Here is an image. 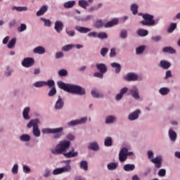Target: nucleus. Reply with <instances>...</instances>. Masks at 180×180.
<instances>
[{"label":"nucleus","mask_w":180,"mask_h":180,"mask_svg":"<svg viewBox=\"0 0 180 180\" xmlns=\"http://www.w3.org/2000/svg\"><path fill=\"white\" fill-rule=\"evenodd\" d=\"M64 25L62 21L60 20H57L55 22V27L54 29L57 32V33H60L62 30H63Z\"/></svg>","instance_id":"obj_9"},{"label":"nucleus","mask_w":180,"mask_h":180,"mask_svg":"<svg viewBox=\"0 0 180 180\" xmlns=\"http://www.w3.org/2000/svg\"><path fill=\"white\" fill-rule=\"evenodd\" d=\"M63 57V53L62 51H58L56 53V59H59Z\"/></svg>","instance_id":"obj_60"},{"label":"nucleus","mask_w":180,"mask_h":180,"mask_svg":"<svg viewBox=\"0 0 180 180\" xmlns=\"http://www.w3.org/2000/svg\"><path fill=\"white\" fill-rule=\"evenodd\" d=\"M39 123V121L37 118L36 120H31L29 124H27V127L31 128L32 127H33L34 129V124L38 125Z\"/></svg>","instance_id":"obj_32"},{"label":"nucleus","mask_w":180,"mask_h":180,"mask_svg":"<svg viewBox=\"0 0 180 180\" xmlns=\"http://www.w3.org/2000/svg\"><path fill=\"white\" fill-rule=\"evenodd\" d=\"M127 81H136L138 79V75L134 73H129L124 77Z\"/></svg>","instance_id":"obj_14"},{"label":"nucleus","mask_w":180,"mask_h":180,"mask_svg":"<svg viewBox=\"0 0 180 180\" xmlns=\"http://www.w3.org/2000/svg\"><path fill=\"white\" fill-rule=\"evenodd\" d=\"M103 72H94V75L95 77H98V78H101V79H103Z\"/></svg>","instance_id":"obj_54"},{"label":"nucleus","mask_w":180,"mask_h":180,"mask_svg":"<svg viewBox=\"0 0 180 180\" xmlns=\"http://www.w3.org/2000/svg\"><path fill=\"white\" fill-rule=\"evenodd\" d=\"M20 140L21 141H29L30 140V135L24 134L20 136Z\"/></svg>","instance_id":"obj_47"},{"label":"nucleus","mask_w":180,"mask_h":180,"mask_svg":"<svg viewBox=\"0 0 180 180\" xmlns=\"http://www.w3.org/2000/svg\"><path fill=\"white\" fill-rule=\"evenodd\" d=\"M130 94L132 96L133 98L135 99H139L140 96L139 94V90L136 87H133L129 90Z\"/></svg>","instance_id":"obj_13"},{"label":"nucleus","mask_w":180,"mask_h":180,"mask_svg":"<svg viewBox=\"0 0 180 180\" xmlns=\"http://www.w3.org/2000/svg\"><path fill=\"white\" fill-rule=\"evenodd\" d=\"M75 5V1H69L64 4V7L65 8H71L74 7Z\"/></svg>","instance_id":"obj_29"},{"label":"nucleus","mask_w":180,"mask_h":180,"mask_svg":"<svg viewBox=\"0 0 180 180\" xmlns=\"http://www.w3.org/2000/svg\"><path fill=\"white\" fill-rule=\"evenodd\" d=\"M76 30L82 34H86L91 31V29L89 27H85L82 26H76Z\"/></svg>","instance_id":"obj_12"},{"label":"nucleus","mask_w":180,"mask_h":180,"mask_svg":"<svg viewBox=\"0 0 180 180\" xmlns=\"http://www.w3.org/2000/svg\"><path fill=\"white\" fill-rule=\"evenodd\" d=\"M137 33L141 37H146L148 34V31L147 30H144V29H139L137 31Z\"/></svg>","instance_id":"obj_33"},{"label":"nucleus","mask_w":180,"mask_h":180,"mask_svg":"<svg viewBox=\"0 0 180 180\" xmlns=\"http://www.w3.org/2000/svg\"><path fill=\"white\" fill-rule=\"evenodd\" d=\"M108 52V48L105 47L101 49V53L103 57H105Z\"/></svg>","instance_id":"obj_56"},{"label":"nucleus","mask_w":180,"mask_h":180,"mask_svg":"<svg viewBox=\"0 0 180 180\" xmlns=\"http://www.w3.org/2000/svg\"><path fill=\"white\" fill-rule=\"evenodd\" d=\"M70 141H61L60 143L56 146V149H52V153L54 155H60L65 152L66 150L70 148Z\"/></svg>","instance_id":"obj_2"},{"label":"nucleus","mask_w":180,"mask_h":180,"mask_svg":"<svg viewBox=\"0 0 180 180\" xmlns=\"http://www.w3.org/2000/svg\"><path fill=\"white\" fill-rule=\"evenodd\" d=\"M64 156L67 158H75L78 155L77 152H75L74 148H72V150H70L69 153H63Z\"/></svg>","instance_id":"obj_16"},{"label":"nucleus","mask_w":180,"mask_h":180,"mask_svg":"<svg viewBox=\"0 0 180 180\" xmlns=\"http://www.w3.org/2000/svg\"><path fill=\"white\" fill-rule=\"evenodd\" d=\"M33 134L36 137H39V136H40V131L39 129L38 124L36 125V124H34V128H33Z\"/></svg>","instance_id":"obj_27"},{"label":"nucleus","mask_w":180,"mask_h":180,"mask_svg":"<svg viewBox=\"0 0 180 180\" xmlns=\"http://www.w3.org/2000/svg\"><path fill=\"white\" fill-rule=\"evenodd\" d=\"M58 75L60 77H65L68 75V71L65 69H61L59 70Z\"/></svg>","instance_id":"obj_50"},{"label":"nucleus","mask_w":180,"mask_h":180,"mask_svg":"<svg viewBox=\"0 0 180 180\" xmlns=\"http://www.w3.org/2000/svg\"><path fill=\"white\" fill-rule=\"evenodd\" d=\"M138 8L139 6L136 4H133L131 6V11L133 12L134 15H136L138 13Z\"/></svg>","instance_id":"obj_41"},{"label":"nucleus","mask_w":180,"mask_h":180,"mask_svg":"<svg viewBox=\"0 0 180 180\" xmlns=\"http://www.w3.org/2000/svg\"><path fill=\"white\" fill-rule=\"evenodd\" d=\"M56 93H57V91H56V89H55V87H52L48 95H49V96L52 97V96H55Z\"/></svg>","instance_id":"obj_51"},{"label":"nucleus","mask_w":180,"mask_h":180,"mask_svg":"<svg viewBox=\"0 0 180 180\" xmlns=\"http://www.w3.org/2000/svg\"><path fill=\"white\" fill-rule=\"evenodd\" d=\"M140 15L144 19L140 21V24L143 26H154L155 25V20L153 15L149 13H140Z\"/></svg>","instance_id":"obj_3"},{"label":"nucleus","mask_w":180,"mask_h":180,"mask_svg":"<svg viewBox=\"0 0 180 180\" xmlns=\"http://www.w3.org/2000/svg\"><path fill=\"white\" fill-rule=\"evenodd\" d=\"M63 128L60 127V128H44L42 129L43 134H55L53 138L54 139H59L62 134Z\"/></svg>","instance_id":"obj_4"},{"label":"nucleus","mask_w":180,"mask_h":180,"mask_svg":"<svg viewBox=\"0 0 180 180\" xmlns=\"http://www.w3.org/2000/svg\"><path fill=\"white\" fill-rule=\"evenodd\" d=\"M127 148H122L119 155V160L120 162H125L127 160Z\"/></svg>","instance_id":"obj_6"},{"label":"nucleus","mask_w":180,"mask_h":180,"mask_svg":"<svg viewBox=\"0 0 180 180\" xmlns=\"http://www.w3.org/2000/svg\"><path fill=\"white\" fill-rule=\"evenodd\" d=\"M66 32L69 37H74L75 34V32L73 30H69V31L67 30Z\"/></svg>","instance_id":"obj_62"},{"label":"nucleus","mask_w":180,"mask_h":180,"mask_svg":"<svg viewBox=\"0 0 180 180\" xmlns=\"http://www.w3.org/2000/svg\"><path fill=\"white\" fill-rule=\"evenodd\" d=\"M158 175L161 177H163L166 175V170L164 169H162L160 170Z\"/></svg>","instance_id":"obj_59"},{"label":"nucleus","mask_w":180,"mask_h":180,"mask_svg":"<svg viewBox=\"0 0 180 180\" xmlns=\"http://www.w3.org/2000/svg\"><path fill=\"white\" fill-rule=\"evenodd\" d=\"M164 53H168L170 54H174L176 53V50L172 48V46H165L163 49H162Z\"/></svg>","instance_id":"obj_22"},{"label":"nucleus","mask_w":180,"mask_h":180,"mask_svg":"<svg viewBox=\"0 0 180 180\" xmlns=\"http://www.w3.org/2000/svg\"><path fill=\"white\" fill-rule=\"evenodd\" d=\"M71 169V167L70 165H67L64 167H62L60 169H56L53 172V175H58L60 174L63 172H69Z\"/></svg>","instance_id":"obj_8"},{"label":"nucleus","mask_w":180,"mask_h":180,"mask_svg":"<svg viewBox=\"0 0 180 180\" xmlns=\"http://www.w3.org/2000/svg\"><path fill=\"white\" fill-rule=\"evenodd\" d=\"M33 51L34 53H38L40 55L44 54L46 52L45 49L41 46H39L34 48Z\"/></svg>","instance_id":"obj_20"},{"label":"nucleus","mask_w":180,"mask_h":180,"mask_svg":"<svg viewBox=\"0 0 180 180\" xmlns=\"http://www.w3.org/2000/svg\"><path fill=\"white\" fill-rule=\"evenodd\" d=\"M89 148L93 150H98L99 149V146L96 142H92L90 143Z\"/></svg>","instance_id":"obj_37"},{"label":"nucleus","mask_w":180,"mask_h":180,"mask_svg":"<svg viewBox=\"0 0 180 180\" xmlns=\"http://www.w3.org/2000/svg\"><path fill=\"white\" fill-rule=\"evenodd\" d=\"M48 11V6L46 5H43L40 9L37 12V16L43 15Z\"/></svg>","instance_id":"obj_18"},{"label":"nucleus","mask_w":180,"mask_h":180,"mask_svg":"<svg viewBox=\"0 0 180 180\" xmlns=\"http://www.w3.org/2000/svg\"><path fill=\"white\" fill-rule=\"evenodd\" d=\"M140 114H141L140 110H136V111H134V112H131V114H129V120L131 121H134L139 118Z\"/></svg>","instance_id":"obj_10"},{"label":"nucleus","mask_w":180,"mask_h":180,"mask_svg":"<svg viewBox=\"0 0 180 180\" xmlns=\"http://www.w3.org/2000/svg\"><path fill=\"white\" fill-rule=\"evenodd\" d=\"M97 37L101 39H108V34H106V32H99L98 34H97Z\"/></svg>","instance_id":"obj_43"},{"label":"nucleus","mask_w":180,"mask_h":180,"mask_svg":"<svg viewBox=\"0 0 180 180\" xmlns=\"http://www.w3.org/2000/svg\"><path fill=\"white\" fill-rule=\"evenodd\" d=\"M79 6L84 9H86L87 6H89V3L86 0H79Z\"/></svg>","instance_id":"obj_31"},{"label":"nucleus","mask_w":180,"mask_h":180,"mask_svg":"<svg viewBox=\"0 0 180 180\" xmlns=\"http://www.w3.org/2000/svg\"><path fill=\"white\" fill-rule=\"evenodd\" d=\"M87 121V118L84 117L81 118V120H74L73 121H70V122H68V125L73 127V126H77L79 124H82L85 123Z\"/></svg>","instance_id":"obj_7"},{"label":"nucleus","mask_w":180,"mask_h":180,"mask_svg":"<svg viewBox=\"0 0 180 180\" xmlns=\"http://www.w3.org/2000/svg\"><path fill=\"white\" fill-rule=\"evenodd\" d=\"M111 67L113 68H116L115 69V72L116 73H119L121 71V65L118 63H115V62L112 63H111Z\"/></svg>","instance_id":"obj_24"},{"label":"nucleus","mask_w":180,"mask_h":180,"mask_svg":"<svg viewBox=\"0 0 180 180\" xmlns=\"http://www.w3.org/2000/svg\"><path fill=\"white\" fill-rule=\"evenodd\" d=\"M118 24V20L117 19H113L111 21H108L105 25V28L112 27Z\"/></svg>","instance_id":"obj_21"},{"label":"nucleus","mask_w":180,"mask_h":180,"mask_svg":"<svg viewBox=\"0 0 180 180\" xmlns=\"http://www.w3.org/2000/svg\"><path fill=\"white\" fill-rule=\"evenodd\" d=\"M169 91L170 90L167 89V87H162V89H160V93L162 96L167 95Z\"/></svg>","instance_id":"obj_39"},{"label":"nucleus","mask_w":180,"mask_h":180,"mask_svg":"<svg viewBox=\"0 0 180 180\" xmlns=\"http://www.w3.org/2000/svg\"><path fill=\"white\" fill-rule=\"evenodd\" d=\"M91 94L94 98H103V93H98L97 91H96L95 90H92L91 91Z\"/></svg>","instance_id":"obj_34"},{"label":"nucleus","mask_w":180,"mask_h":180,"mask_svg":"<svg viewBox=\"0 0 180 180\" xmlns=\"http://www.w3.org/2000/svg\"><path fill=\"white\" fill-rule=\"evenodd\" d=\"M45 82H36V83H34V86L36 88H41L45 86Z\"/></svg>","instance_id":"obj_48"},{"label":"nucleus","mask_w":180,"mask_h":180,"mask_svg":"<svg viewBox=\"0 0 180 180\" xmlns=\"http://www.w3.org/2000/svg\"><path fill=\"white\" fill-rule=\"evenodd\" d=\"M116 56V51L115 48H112L110 50V58H113Z\"/></svg>","instance_id":"obj_61"},{"label":"nucleus","mask_w":180,"mask_h":180,"mask_svg":"<svg viewBox=\"0 0 180 180\" xmlns=\"http://www.w3.org/2000/svg\"><path fill=\"white\" fill-rule=\"evenodd\" d=\"M127 91H128L127 87H123L122 89V90L120 91V94H121L123 96L124 94H126L127 92Z\"/></svg>","instance_id":"obj_64"},{"label":"nucleus","mask_w":180,"mask_h":180,"mask_svg":"<svg viewBox=\"0 0 180 180\" xmlns=\"http://www.w3.org/2000/svg\"><path fill=\"white\" fill-rule=\"evenodd\" d=\"M26 29H27V25H26L25 24H24V23H22V24L20 25V27H18V31H19L20 32H24L25 30H26Z\"/></svg>","instance_id":"obj_53"},{"label":"nucleus","mask_w":180,"mask_h":180,"mask_svg":"<svg viewBox=\"0 0 180 180\" xmlns=\"http://www.w3.org/2000/svg\"><path fill=\"white\" fill-rule=\"evenodd\" d=\"M15 44H16V39L15 38H13L8 42V48L10 49H13L15 45Z\"/></svg>","instance_id":"obj_38"},{"label":"nucleus","mask_w":180,"mask_h":180,"mask_svg":"<svg viewBox=\"0 0 180 180\" xmlns=\"http://www.w3.org/2000/svg\"><path fill=\"white\" fill-rule=\"evenodd\" d=\"M45 86H49L50 88H54L55 82L53 79H49L48 82H45Z\"/></svg>","instance_id":"obj_44"},{"label":"nucleus","mask_w":180,"mask_h":180,"mask_svg":"<svg viewBox=\"0 0 180 180\" xmlns=\"http://www.w3.org/2000/svg\"><path fill=\"white\" fill-rule=\"evenodd\" d=\"M30 110V107H26V108H24L23 110V117L26 120H30V117L28 115Z\"/></svg>","instance_id":"obj_28"},{"label":"nucleus","mask_w":180,"mask_h":180,"mask_svg":"<svg viewBox=\"0 0 180 180\" xmlns=\"http://www.w3.org/2000/svg\"><path fill=\"white\" fill-rule=\"evenodd\" d=\"M12 11H17L18 12L21 11H27V6H13Z\"/></svg>","instance_id":"obj_25"},{"label":"nucleus","mask_w":180,"mask_h":180,"mask_svg":"<svg viewBox=\"0 0 180 180\" xmlns=\"http://www.w3.org/2000/svg\"><path fill=\"white\" fill-rule=\"evenodd\" d=\"M160 66L165 70H167L170 68L171 63L169 61L162 60L160 63Z\"/></svg>","instance_id":"obj_19"},{"label":"nucleus","mask_w":180,"mask_h":180,"mask_svg":"<svg viewBox=\"0 0 180 180\" xmlns=\"http://www.w3.org/2000/svg\"><path fill=\"white\" fill-rule=\"evenodd\" d=\"M74 44H68L63 46L62 51L68 52L74 48Z\"/></svg>","instance_id":"obj_36"},{"label":"nucleus","mask_w":180,"mask_h":180,"mask_svg":"<svg viewBox=\"0 0 180 180\" xmlns=\"http://www.w3.org/2000/svg\"><path fill=\"white\" fill-rule=\"evenodd\" d=\"M162 158L160 156H158L155 158H153L151 160V162L155 164L156 168L160 169L162 167Z\"/></svg>","instance_id":"obj_11"},{"label":"nucleus","mask_w":180,"mask_h":180,"mask_svg":"<svg viewBox=\"0 0 180 180\" xmlns=\"http://www.w3.org/2000/svg\"><path fill=\"white\" fill-rule=\"evenodd\" d=\"M18 165L16 164L13 166L12 169V173L14 174H16L18 173Z\"/></svg>","instance_id":"obj_58"},{"label":"nucleus","mask_w":180,"mask_h":180,"mask_svg":"<svg viewBox=\"0 0 180 180\" xmlns=\"http://www.w3.org/2000/svg\"><path fill=\"white\" fill-rule=\"evenodd\" d=\"M169 135L170 139L172 141H176L177 135H176V132H174V131H173V129H170L169 130Z\"/></svg>","instance_id":"obj_30"},{"label":"nucleus","mask_w":180,"mask_h":180,"mask_svg":"<svg viewBox=\"0 0 180 180\" xmlns=\"http://www.w3.org/2000/svg\"><path fill=\"white\" fill-rule=\"evenodd\" d=\"M148 158H149L150 160L153 159L154 153H153V150H148Z\"/></svg>","instance_id":"obj_63"},{"label":"nucleus","mask_w":180,"mask_h":180,"mask_svg":"<svg viewBox=\"0 0 180 180\" xmlns=\"http://www.w3.org/2000/svg\"><path fill=\"white\" fill-rule=\"evenodd\" d=\"M103 26L102 20H99L96 22L95 27L98 29L101 28Z\"/></svg>","instance_id":"obj_52"},{"label":"nucleus","mask_w":180,"mask_h":180,"mask_svg":"<svg viewBox=\"0 0 180 180\" xmlns=\"http://www.w3.org/2000/svg\"><path fill=\"white\" fill-rule=\"evenodd\" d=\"M115 120V117H112V115H109L106 118V124H111L114 122Z\"/></svg>","instance_id":"obj_49"},{"label":"nucleus","mask_w":180,"mask_h":180,"mask_svg":"<svg viewBox=\"0 0 180 180\" xmlns=\"http://www.w3.org/2000/svg\"><path fill=\"white\" fill-rule=\"evenodd\" d=\"M135 169L134 165L127 164L124 166V170L126 172H131Z\"/></svg>","instance_id":"obj_26"},{"label":"nucleus","mask_w":180,"mask_h":180,"mask_svg":"<svg viewBox=\"0 0 180 180\" xmlns=\"http://www.w3.org/2000/svg\"><path fill=\"white\" fill-rule=\"evenodd\" d=\"M80 168L86 172L88 170V163H87V162L86 161H82L80 162Z\"/></svg>","instance_id":"obj_40"},{"label":"nucleus","mask_w":180,"mask_h":180,"mask_svg":"<svg viewBox=\"0 0 180 180\" xmlns=\"http://www.w3.org/2000/svg\"><path fill=\"white\" fill-rule=\"evenodd\" d=\"M96 68L101 73L103 74L108 71L107 66L105 65V63H97Z\"/></svg>","instance_id":"obj_15"},{"label":"nucleus","mask_w":180,"mask_h":180,"mask_svg":"<svg viewBox=\"0 0 180 180\" xmlns=\"http://www.w3.org/2000/svg\"><path fill=\"white\" fill-rule=\"evenodd\" d=\"M58 86L60 89L64 90L66 92L70 94H75L79 96H83L86 94L85 89L80 86H76L75 84H65L63 82H58Z\"/></svg>","instance_id":"obj_1"},{"label":"nucleus","mask_w":180,"mask_h":180,"mask_svg":"<svg viewBox=\"0 0 180 180\" xmlns=\"http://www.w3.org/2000/svg\"><path fill=\"white\" fill-rule=\"evenodd\" d=\"M120 37L122 39H126L127 37V31L126 30H122L120 33Z\"/></svg>","instance_id":"obj_55"},{"label":"nucleus","mask_w":180,"mask_h":180,"mask_svg":"<svg viewBox=\"0 0 180 180\" xmlns=\"http://www.w3.org/2000/svg\"><path fill=\"white\" fill-rule=\"evenodd\" d=\"M176 28V22H172L170 25V27L168 28V32L169 33H172Z\"/></svg>","instance_id":"obj_45"},{"label":"nucleus","mask_w":180,"mask_h":180,"mask_svg":"<svg viewBox=\"0 0 180 180\" xmlns=\"http://www.w3.org/2000/svg\"><path fill=\"white\" fill-rule=\"evenodd\" d=\"M64 106V101H63V99L61 98L60 96L58 97V100L56 101L55 109L56 110H60Z\"/></svg>","instance_id":"obj_17"},{"label":"nucleus","mask_w":180,"mask_h":180,"mask_svg":"<svg viewBox=\"0 0 180 180\" xmlns=\"http://www.w3.org/2000/svg\"><path fill=\"white\" fill-rule=\"evenodd\" d=\"M92 18H93V15H87L86 16L83 18V20L84 22H87V21L91 20Z\"/></svg>","instance_id":"obj_57"},{"label":"nucleus","mask_w":180,"mask_h":180,"mask_svg":"<svg viewBox=\"0 0 180 180\" xmlns=\"http://www.w3.org/2000/svg\"><path fill=\"white\" fill-rule=\"evenodd\" d=\"M145 49H146L145 45L139 46L136 49V54L140 55V54L143 53V52L145 51Z\"/></svg>","instance_id":"obj_42"},{"label":"nucleus","mask_w":180,"mask_h":180,"mask_svg":"<svg viewBox=\"0 0 180 180\" xmlns=\"http://www.w3.org/2000/svg\"><path fill=\"white\" fill-rule=\"evenodd\" d=\"M34 64V60L32 58H25L22 62V65L25 68H30L33 66Z\"/></svg>","instance_id":"obj_5"},{"label":"nucleus","mask_w":180,"mask_h":180,"mask_svg":"<svg viewBox=\"0 0 180 180\" xmlns=\"http://www.w3.org/2000/svg\"><path fill=\"white\" fill-rule=\"evenodd\" d=\"M41 20L44 22V25L46 27H51V22L50 20H47L44 18H41Z\"/></svg>","instance_id":"obj_46"},{"label":"nucleus","mask_w":180,"mask_h":180,"mask_svg":"<svg viewBox=\"0 0 180 180\" xmlns=\"http://www.w3.org/2000/svg\"><path fill=\"white\" fill-rule=\"evenodd\" d=\"M105 146L106 147H110L112 146V139L110 136H108V138L105 139Z\"/></svg>","instance_id":"obj_35"},{"label":"nucleus","mask_w":180,"mask_h":180,"mask_svg":"<svg viewBox=\"0 0 180 180\" xmlns=\"http://www.w3.org/2000/svg\"><path fill=\"white\" fill-rule=\"evenodd\" d=\"M118 165V162H111L107 165V167L108 170L114 171L117 168Z\"/></svg>","instance_id":"obj_23"}]
</instances>
